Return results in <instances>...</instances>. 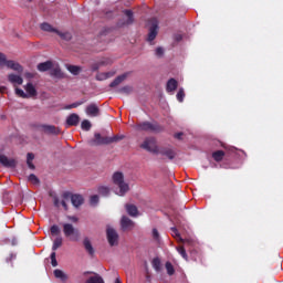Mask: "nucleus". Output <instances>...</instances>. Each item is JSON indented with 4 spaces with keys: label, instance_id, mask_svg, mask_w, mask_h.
<instances>
[{
    "label": "nucleus",
    "instance_id": "obj_42",
    "mask_svg": "<svg viewBox=\"0 0 283 283\" xmlns=\"http://www.w3.org/2000/svg\"><path fill=\"white\" fill-rule=\"evenodd\" d=\"M177 101H179V103H182L185 101V90L180 88L177 93Z\"/></svg>",
    "mask_w": 283,
    "mask_h": 283
},
{
    "label": "nucleus",
    "instance_id": "obj_44",
    "mask_svg": "<svg viewBox=\"0 0 283 283\" xmlns=\"http://www.w3.org/2000/svg\"><path fill=\"white\" fill-rule=\"evenodd\" d=\"M15 94L17 96H20V98H28V94H25L21 88H15Z\"/></svg>",
    "mask_w": 283,
    "mask_h": 283
},
{
    "label": "nucleus",
    "instance_id": "obj_37",
    "mask_svg": "<svg viewBox=\"0 0 283 283\" xmlns=\"http://www.w3.org/2000/svg\"><path fill=\"white\" fill-rule=\"evenodd\" d=\"M81 128L84 129V132H90V129H92V123H90L87 119H84L81 124Z\"/></svg>",
    "mask_w": 283,
    "mask_h": 283
},
{
    "label": "nucleus",
    "instance_id": "obj_1",
    "mask_svg": "<svg viewBox=\"0 0 283 283\" xmlns=\"http://www.w3.org/2000/svg\"><path fill=\"white\" fill-rule=\"evenodd\" d=\"M64 238H67L71 242H78L81 239V232L72 223L62 224Z\"/></svg>",
    "mask_w": 283,
    "mask_h": 283
},
{
    "label": "nucleus",
    "instance_id": "obj_59",
    "mask_svg": "<svg viewBox=\"0 0 283 283\" xmlns=\"http://www.w3.org/2000/svg\"><path fill=\"white\" fill-rule=\"evenodd\" d=\"M115 283H123V282H120V277H116Z\"/></svg>",
    "mask_w": 283,
    "mask_h": 283
},
{
    "label": "nucleus",
    "instance_id": "obj_8",
    "mask_svg": "<svg viewBox=\"0 0 283 283\" xmlns=\"http://www.w3.org/2000/svg\"><path fill=\"white\" fill-rule=\"evenodd\" d=\"M0 165L7 167V169H14V167H17V161L15 159L8 158L6 155H0Z\"/></svg>",
    "mask_w": 283,
    "mask_h": 283
},
{
    "label": "nucleus",
    "instance_id": "obj_9",
    "mask_svg": "<svg viewBox=\"0 0 283 283\" xmlns=\"http://www.w3.org/2000/svg\"><path fill=\"white\" fill-rule=\"evenodd\" d=\"M120 227L124 231H132L134 229L135 223L127 216L122 217Z\"/></svg>",
    "mask_w": 283,
    "mask_h": 283
},
{
    "label": "nucleus",
    "instance_id": "obj_47",
    "mask_svg": "<svg viewBox=\"0 0 283 283\" xmlns=\"http://www.w3.org/2000/svg\"><path fill=\"white\" fill-rule=\"evenodd\" d=\"M91 205H98V195H93L91 197Z\"/></svg>",
    "mask_w": 283,
    "mask_h": 283
},
{
    "label": "nucleus",
    "instance_id": "obj_30",
    "mask_svg": "<svg viewBox=\"0 0 283 283\" xmlns=\"http://www.w3.org/2000/svg\"><path fill=\"white\" fill-rule=\"evenodd\" d=\"M63 247V238L57 237L53 241L52 251H56L57 249H61Z\"/></svg>",
    "mask_w": 283,
    "mask_h": 283
},
{
    "label": "nucleus",
    "instance_id": "obj_6",
    "mask_svg": "<svg viewBox=\"0 0 283 283\" xmlns=\"http://www.w3.org/2000/svg\"><path fill=\"white\" fill-rule=\"evenodd\" d=\"M91 147H98L101 145H109L108 137L101 136V133H95L94 138L88 140Z\"/></svg>",
    "mask_w": 283,
    "mask_h": 283
},
{
    "label": "nucleus",
    "instance_id": "obj_41",
    "mask_svg": "<svg viewBox=\"0 0 283 283\" xmlns=\"http://www.w3.org/2000/svg\"><path fill=\"white\" fill-rule=\"evenodd\" d=\"M50 231H51V235H59L61 233V229L56 224L52 226Z\"/></svg>",
    "mask_w": 283,
    "mask_h": 283
},
{
    "label": "nucleus",
    "instance_id": "obj_22",
    "mask_svg": "<svg viewBox=\"0 0 283 283\" xmlns=\"http://www.w3.org/2000/svg\"><path fill=\"white\" fill-rule=\"evenodd\" d=\"M125 78H127V74L118 75V76L109 84V87H118V85H120V83H123V81H125Z\"/></svg>",
    "mask_w": 283,
    "mask_h": 283
},
{
    "label": "nucleus",
    "instance_id": "obj_58",
    "mask_svg": "<svg viewBox=\"0 0 283 283\" xmlns=\"http://www.w3.org/2000/svg\"><path fill=\"white\" fill-rule=\"evenodd\" d=\"M175 39H176V41H180V40L182 39V35H181V34H177V35L175 36Z\"/></svg>",
    "mask_w": 283,
    "mask_h": 283
},
{
    "label": "nucleus",
    "instance_id": "obj_50",
    "mask_svg": "<svg viewBox=\"0 0 283 283\" xmlns=\"http://www.w3.org/2000/svg\"><path fill=\"white\" fill-rule=\"evenodd\" d=\"M99 69H101V64L98 63L92 64L91 66L92 72H98Z\"/></svg>",
    "mask_w": 283,
    "mask_h": 283
},
{
    "label": "nucleus",
    "instance_id": "obj_2",
    "mask_svg": "<svg viewBox=\"0 0 283 283\" xmlns=\"http://www.w3.org/2000/svg\"><path fill=\"white\" fill-rule=\"evenodd\" d=\"M137 132H150L151 134H160L165 128L160 126L158 123L151 122H142L136 125Z\"/></svg>",
    "mask_w": 283,
    "mask_h": 283
},
{
    "label": "nucleus",
    "instance_id": "obj_53",
    "mask_svg": "<svg viewBox=\"0 0 283 283\" xmlns=\"http://www.w3.org/2000/svg\"><path fill=\"white\" fill-rule=\"evenodd\" d=\"M67 220H70L71 222H75V223L78 222V219L74 216H69Z\"/></svg>",
    "mask_w": 283,
    "mask_h": 283
},
{
    "label": "nucleus",
    "instance_id": "obj_29",
    "mask_svg": "<svg viewBox=\"0 0 283 283\" xmlns=\"http://www.w3.org/2000/svg\"><path fill=\"white\" fill-rule=\"evenodd\" d=\"M55 34L63 39V41H72V33L71 32H61V31H55Z\"/></svg>",
    "mask_w": 283,
    "mask_h": 283
},
{
    "label": "nucleus",
    "instance_id": "obj_49",
    "mask_svg": "<svg viewBox=\"0 0 283 283\" xmlns=\"http://www.w3.org/2000/svg\"><path fill=\"white\" fill-rule=\"evenodd\" d=\"M163 54H165V50L163 48H160V46L157 48L156 49V56L160 57V56H163Z\"/></svg>",
    "mask_w": 283,
    "mask_h": 283
},
{
    "label": "nucleus",
    "instance_id": "obj_39",
    "mask_svg": "<svg viewBox=\"0 0 283 283\" xmlns=\"http://www.w3.org/2000/svg\"><path fill=\"white\" fill-rule=\"evenodd\" d=\"M83 103H85V101L75 102V103H73L71 105H66L64 107V109H74L76 107H81V105H83Z\"/></svg>",
    "mask_w": 283,
    "mask_h": 283
},
{
    "label": "nucleus",
    "instance_id": "obj_13",
    "mask_svg": "<svg viewBox=\"0 0 283 283\" xmlns=\"http://www.w3.org/2000/svg\"><path fill=\"white\" fill-rule=\"evenodd\" d=\"M158 36V23H153L149 28L147 41L151 42Z\"/></svg>",
    "mask_w": 283,
    "mask_h": 283
},
{
    "label": "nucleus",
    "instance_id": "obj_21",
    "mask_svg": "<svg viewBox=\"0 0 283 283\" xmlns=\"http://www.w3.org/2000/svg\"><path fill=\"white\" fill-rule=\"evenodd\" d=\"M54 277H56L57 280H61L62 282H67V274H65V272H63V270L56 269L53 272Z\"/></svg>",
    "mask_w": 283,
    "mask_h": 283
},
{
    "label": "nucleus",
    "instance_id": "obj_5",
    "mask_svg": "<svg viewBox=\"0 0 283 283\" xmlns=\"http://www.w3.org/2000/svg\"><path fill=\"white\" fill-rule=\"evenodd\" d=\"M63 199L71 200L73 207H76V208L81 207V205H83V202H84L83 196L72 195V192H64Z\"/></svg>",
    "mask_w": 283,
    "mask_h": 283
},
{
    "label": "nucleus",
    "instance_id": "obj_36",
    "mask_svg": "<svg viewBox=\"0 0 283 283\" xmlns=\"http://www.w3.org/2000/svg\"><path fill=\"white\" fill-rule=\"evenodd\" d=\"M166 271L168 275H174V273H176V269H174V264H171V262L169 261L166 262Z\"/></svg>",
    "mask_w": 283,
    "mask_h": 283
},
{
    "label": "nucleus",
    "instance_id": "obj_32",
    "mask_svg": "<svg viewBox=\"0 0 283 283\" xmlns=\"http://www.w3.org/2000/svg\"><path fill=\"white\" fill-rule=\"evenodd\" d=\"M109 187L107 186H99L97 188V192L99 193V196H103L104 198H107V196H109Z\"/></svg>",
    "mask_w": 283,
    "mask_h": 283
},
{
    "label": "nucleus",
    "instance_id": "obj_60",
    "mask_svg": "<svg viewBox=\"0 0 283 283\" xmlns=\"http://www.w3.org/2000/svg\"><path fill=\"white\" fill-rule=\"evenodd\" d=\"M27 1H29V3H31L32 0H27Z\"/></svg>",
    "mask_w": 283,
    "mask_h": 283
},
{
    "label": "nucleus",
    "instance_id": "obj_18",
    "mask_svg": "<svg viewBox=\"0 0 283 283\" xmlns=\"http://www.w3.org/2000/svg\"><path fill=\"white\" fill-rule=\"evenodd\" d=\"M54 66L52 61H46L38 64V71L39 72H50V70Z\"/></svg>",
    "mask_w": 283,
    "mask_h": 283
},
{
    "label": "nucleus",
    "instance_id": "obj_26",
    "mask_svg": "<svg viewBox=\"0 0 283 283\" xmlns=\"http://www.w3.org/2000/svg\"><path fill=\"white\" fill-rule=\"evenodd\" d=\"M212 158L216 160V163H222L224 158V151L223 150H217L212 153Z\"/></svg>",
    "mask_w": 283,
    "mask_h": 283
},
{
    "label": "nucleus",
    "instance_id": "obj_52",
    "mask_svg": "<svg viewBox=\"0 0 283 283\" xmlns=\"http://www.w3.org/2000/svg\"><path fill=\"white\" fill-rule=\"evenodd\" d=\"M174 238H180V232H178V229L171 228Z\"/></svg>",
    "mask_w": 283,
    "mask_h": 283
},
{
    "label": "nucleus",
    "instance_id": "obj_35",
    "mask_svg": "<svg viewBox=\"0 0 283 283\" xmlns=\"http://www.w3.org/2000/svg\"><path fill=\"white\" fill-rule=\"evenodd\" d=\"M125 136L123 135H115L113 137H108V145H112V143H120Z\"/></svg>",
    "mask_w": 283,
    "mask_h": 283
},
{
    "label": "nucleus",
    "instance_id": "obj_25",
    "mask_svg": "<svg viewBox=\"0 0 283 283\" xmlns=\"http://www.w3.org/2000/svg\"><path fill=\"white\" fill-rule=\"evenodd\" d=\"M50 75L54 76V78H63V72L61 71V67L56 66L51 69Z\"/></svg>",
    "mask_w": 283,
    "mask_h": 283
},
{
    "label": "nucleus",
    "instance_id": "obj_43",
    "mask_svg": "<svg viewBox=\"0 0 283 283\" xmlns=\"http://www.w3.org/2000/svg\"><path fill=\"white\" fill-rule=\"evenodd\" d=\"M119 94H132V87L130 86H123L118 90Z\"/></svg>",
    "mask_w": 283,
    "mask_h": 283
},
{
    "label": "nucleus",
    "instance_id": "obj_3",
    "mask_svg": "<svg viewBox=\"0 0 283 283\" xmlns=\"http://www.w3.org/2000/svg\"><path fill=\"white\" fill-rule=\"evenodd\" d=\"M113 182L119 189L117 196H125V193L129 191V184L125 182V176L123 175V172H115L113 175Z\"/></svg>",
    "mask_w": 283,
    "mask_h": 283
},
{
    "label": "nucleus",
    "instance_id": "obj_38",
    "mask_svg": "<svg viewBox=\"0 0 283 283\" xmlns=\"http://www.w3.org/2000/svg\"><path fill=\"white\" fill-rule=\"evenodd\" d=\"M178 253H180L181 258H184V260H189V256L187 255V250H185V247L180 245L177 248Z\"/></svg>",
    "mask_w": 283,
    "mask_h": 283
},
{
    "label": "nucleus",
    "instance_id": "obj_57",
    "mask_svg": "<svg viewBox=\"0 0 283 283\" xmlns=\"http://www.w3.org/2000/svg\"><path fill=\"white\" fill-rule=\"evenodd\" d=\"M62 207L67 211V202H65V199L61 202Z\"/></svg>",
    "mask_w": 283,
    "mask_h": 283
},
{
    "label": "nucleus",
    "instance_id": "obj_33",
    "mask_svg": "<svg viewBox=\"0 0 283 283\" xmlns=\"http://www.w3.org/2000/svg\"><path fill=\"white\" fill-rule=\"evenodd\" d=\"M111 76H113V74L111 72L97 73L95 78H96V81H107V78H111Z\"/></svg>",
    "mask_w": 283,
    "mask_h": 283
},
{
    "label": "nucleus",
    "instance_id": "obj_12",
    "mask_svg": "<svg viewBox=\"0 0 283 283\" xmlns=\"http://www.w3.org/2000/svg\"><path fill=\"white\" fill-rule=\"evenodd\" d=\"M80 120H81V117H78V115L76 113H73L66 118V125L69 127H76V125H78Z\"/></svg>",
    "mask_w": 283,
    "mask_h": 283
},
{
    "label": "nucleus",
    "instance_id": "obj_24",
    "mask_svg": "<svg viewBox=\"0 0 283 283\" xmlns=\"http://www.w3.org/2000/svg\"><path fill=\"white\" fill-rule=\"evenodd\" d=\"M24 90L27 92V94L29 96H36V88L34 87V84L32 83H28L25 86H24Z\"/></svg>",
    "mask_w": 283,
    "mask_h": 283
},
{
    "label": "nucleus",
    "instance_id": "obj_56",
    "mask_svg": "<svg viewBox=\"0 0 283 283\" xmlns=\"http://www.w3.org/2000/svg\"><path fill=\"white\" fill-rule=\"evenodd\" d=\"M61 201H59V198H54V207H60Z\"/></svg>",
    "mask_w": 283,
    "mask_h": 283
},
{
    "label": "nucleus",
    "instance_id": "obj_55",
    "mask_svg": "<svg viewBox=\"0 0 283 283\" xmlns=\"http://www.w3.org/2000/svg\"><path fill=\"white\" fill-rule=\"evenodd\" d=\"M27 165L29 167V169H35L34 164H32V161H27Z\"/></svg>",
    "mask_w": 283,
    "mask_h": 283
},
{
    "label": "nucleus",
    "instance_id": "obj_51",
    "mask_svg": "<svg viewBox=\"0 0 283 283\" xmlns=\"http://www.w3.org/2000/svg\"><path fill=\"white\" fill-rule=\"evenodd\" d=\"M34 160V154L28 153L27 155V163H32Z\"/></svg>",
    "mask_w": 283,
    "mask_h": 283
},
{
    "label": "nucleus",
    "instance_id": "obj_17",
    "mask_svg": "<svg viewBox=\"0 0 283 283\" xmlns=\"http://www.w3.org/2000/svg\"><path fill=\"white\" fill-rule=\"evenodd\" d=\"M8 81H9V83H12L13 85H23V77H21V75L9 74Z\"/></svg>",
    "mask_w": 283,
    "mask_h": 283
},
{
    "label": "nucleus",
    "instance_id": "obj_48",
    "mask_svg": "<svg viewBox=\"0 0 283 283\" xmlns=\"http://www.w3.org/2000/svg\"><path fill=\"white\" fill-rule=\"evenodd\" d=\"M153 238L154 240H159L160 233H158V229L154 228L153 229Z\"/></svg>",
    "mask_w": 283,
    "mask_h": 283
},
{
    "label": "nucleus",
    "instance_id": "obj_20",
    "mask_svg": "<svg viewBox=\"0 0 283 283\" xmlns=\"http://www.w3.org/2000/svg\"><path fill=\"white\" fill-rule=\"evenodd\" d=\"M178 90V81L176 78H170L166 85V92H176Z\"/></svg>",
    "mask_w": 283,
    "mask_h": 283
},
{
    "label": "nucleus",
    "instance_id": "obj_4",
    "mask_svg": "<svg viewBox=\"0 0 283 283\" xmlns=\"http://www.w3.org/2000/svg\"><path fill=\"white\" fill-rule=\"evenodd\" d=\"M140 148L145 149L146 151H150V154H158L159 150L156 138L154 137H147L140 145Z\"/></svg>",
    "mask_w": 283,
    "mask_h": 283
},
{
    "label": "nucleus",
    "instance_id": "obj_15",
    "mask_svg": "<svg viewBox=\"0 0 283 283\" xmlns=\"http://www.w3.org/2000/svg\"><path fill=\"white\" fill-rule=\"evenodd\" d=\"M158 154H160L161 156H166V158H168L169 160H174V158H176V151H174V149L171 148H161L160 150H158Z\"/></svg>",
    "mask_w": 283,
    "mask_h": 283
},
{
    "label": "nucleus",
    "instance_id": "obj_40",
    "mask_svg": "<svg viewBox=\"0 0 283 283\" xmlns=\"http://www.w3.org/2000/svg\"><path fill=\"white\" fill-rule=\"evenodd\" d=\"M29 182H32V185H39L41 181L39 180V177H36V175L31 174L29 176Z\"/></svg>",
    "mask_w": 283,
    "mask_h": 283
},
{
    "label": "nucleus",
    "instance_id": "obj_54",
    "mask_svg": "<svg viewBox=\"0 0 283 283\" xmlns=\"http://www.w3.org/2000/svg\"><path fill=\"white\" fill-rule=\"evenodd\" d=\"M182 133H177L175 134V138H177V140H182Z\"/></svg>",
    "mask_w": 283,
    "mask_h": 283
},
{
    "label": "nucleus",
    "instance_id": "obj_7",
    "mask_svg": "<svg viewBox=\"0 0 283 283\" xmlns=\"http://www.w3.org/2000/svg\"><path fill=\"white\" fill-rule=\"evenodd\" d=\"M106 235L109 247H116L118 244V232L114 228H107Z\"/></svg>",
    "mask_w": 283,
    "mask_h": 283
},
{
    "label": "nucleus",
    "instance_id": "obj_27",
    "mask_svg": "<svg viewBox=\"0 0 283 283\" xmlns=\"http://www.w3.org/2000/svg\"><path fill=\"white\" fill-rule=\"evenodd\" d=\"M151 264H153V269H155L157 273H160L163 269L161 268L163 263L160 262V258H154Z\"/></svg>",
    "mask_w": 283,
    "mask_h": 283
},
{
    "label": "nucleus",
    "instance_id": "obj_34",
    "mask_svg": "<svg viewBox=\"0 0 283 283\" xmlns=\"http://www.w3.org/2000/svg\"><path fill=\"white\" fill-rule=\"evenodd\" d=\"M124 14L127 17V24L134 23V12L132 10H124Z\"/></svg>",
    "mask_w": 283,
    "mask_h": 283
},
{
    "label": "nucleus",
    "instance_id": "obj_11",
    "mask_svg": "<svg viewBox=\"0 0 283 283\" xmlns=\"http://www.w3.org/2000/svg\"><path fill=\"white\" fill-rule=\"evenodd\" d=\"M87 116L96 117L101 114V109L96 104H90L85 109Z\"/></svg>",
    "mask_w": 283,
    "mask_h": 283
},
{
    "label": "nucleus",
    "instance_id": "obj_28",
    "mask_svg": "<svg viewBox=\"0 0 283 283\" xmlns=\"http://www.w3.org/2000/svg\"><path fill=\"white\" fill-rule=\"evenodd\" d=\"M41 30H43V32H54L56 34L57 29L53 28L50 23L48 22H43L40 25Z\"/></svg>",
    "mask_w": 283,
    "mask_h": 283
},
{
    "label": "nucleus",
    "instance_id": "obj_23",
    "mask_svg": "<svg viewBox=\"0 0 283 283\" xmlns=\"http://www.w3.org/2000/svg\"><path fill=\"white\" fill-rule=\"evenodd\" d=\"M66 70H69V72L71 74H73V76H78L81 74V66H76V65H72V64H69L66 66Z\"/></svg>",
    "mask_w": 283,
    "mask_h": 283
},
{
    "label": "nucleus",
    "instance_id": "obj_14",
    "mask_svg": "<svg viewBox=\"0 0 283 283\" xmlns=\"http://www.w3.org/2000/svg\"><path fill=\"white\" fill-rule=\"evenodd\" d=\"M9 70H13L14 72H18L19 74H22L23 73V66H21V64L12 61V60H9L6 64Z\"/></svg>",
    "mask_w": 283,
    "mask_h": 283
},
{
    "label": "nucleus",
    "instance_id": "obj_19",
    "mask_svg": "<svg viewBox=\"0 0 283 283\" xmlns=\"http://www.w3.org/2000/svg\"><path fill=\"white\" fill-rule=\"evenodd\" d=\"M125 209H126L128 216H130L132 218L138 217V208L135 205L127 203L125 206Z\"/></svg>",
    "mask_w": 283,
    "mask_h": 283
},
{
    "label": "nucleus",
    "instance_id": "obj_10",
    "mask_svg": "<svg viewBox=\"0 0 283 283\" xmlns=\"http://www.w3.org/2000/svg\"><path fill=\"white\" fill-rule=\"evenodd\" d=\"M44 134H51L52 136H59L61 134V128L54 125H42Z\"/></svg>",
    "mask_w": 283,
    "mask_h": 283
},
{
    "label": "nucleus",
    "instance_id": "obj_46",
    "mask_svg": "<svg viewBox=\"0 0 283 283\" xmlns=\"http://www.w3.org/2000/svg\"><path fill=\"white\" fill-rule=\"evenodd\" d=\"M8 59L6 57V54L0 52V65H7L8 64Z\"/></svg>",
    "mask_w": 283,
    "mask_h": 283
},
{
    "label": "nucleus",
    "instance_id": "obj_31",
    "mask_svg": "<svg viewBox=\"0 0 283 283\" xmlns=\"http://www.w3.org/2000/svg\"><path fill=\"white\" fill-rule=\"evenodd\" d=\"M85 283H105V281L103 280V276L95 274L94 276L88 277Z\"/></svg>",
    "mask_w": 283,
    "mask_h": 283
},
{
    "label": "nucleus",
    "instance_id": "obj_16",
    "mask_svg": "<svg viewBox=\"0 0 283 283\" xmlns=\"http://www.w3.org/2000/svg\"><path fill=\"white\" fill-rule=\"evenodd\" d=\"M83 245L88 255H91V258H94V253H96V251L94 250V247H92V241H90L88 238H85L83 240Z\"/></svg>",
    "mask_w": 283,
    "mask_h": 283
},
{
    "label": "nucleus",
    "instance_id": "obj_45",
    "mask_svg": "<svg viewBox=\"0 0 283 283\" xmlns=\"http://www.w3.org/2000/svg\"><path fill=\"white\" fill-rule=\"evenodd\" d=\"M51 264L52 266H59V262L56 261V252L51 253Z\"/></svg>",
    "mask_w": 283,
    "mask_h": 283
}]
</instances>
